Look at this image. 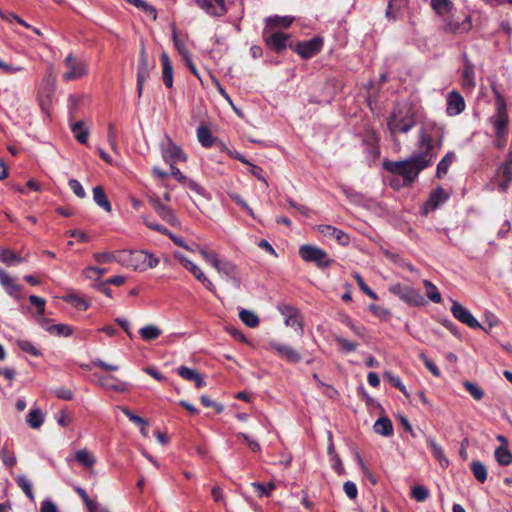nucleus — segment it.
<instances>
[{"mask_svg":"<svg viewBox=\"0 0 512 512\" xmlns=\"http://www.w3.org/2000/svg\"><path fill=\"white\" fill-rule=\"evenodd\" d=\"M419 149V152L402 161L385 160L384 169L397 176H403L406 185L412 184L435 158L433 139L424 129L419 132Z\"/></svg>","mask_w":512,"mask_h":512,"instance_id":"1","label":"nucleus"},{"mask_svg":"<svg viewBox=\"0 0 512 512\" xmlns=\"http://www.w3.org/2000/svg\"><path fill=\"white\" fill-rule=\"evenodd\" d=\"M118 263L135 271H146L159 264V258L144 250L119 251Z\"/></svg>","mask_w":512,"mask_h":512,"instance_id":"2","label":"nucleus"},{"mask_svg":"<svg viewBox=\"0 0 512 512\" xmlns=\"http://www.w3.org/2000/svg\"><path fill=\"white\" fill-rule=\"evenodd\" d=\"M414 114L409 109L395 108L387 119V127L394 138L396 133H407L415 126Z\"/></svg>","mask_w":512,"mask_h":512,"instance_id":"3","label":"nucleus"},{"mask_svg":"<svg viewBox=\"0 0 512 512\" xmlns=\"http://www.w3.org/2000/svg\"><path fill=\"white\" fill-rule=\"evenodd\" d=\"M495 94V105L496 112L491 117V123L493 124L495 135L507 134V126L509 123V117L507 113V106L504 97L496 90Z\"/></svg>","mask_w":512,"mask_h":512,"instance_id":"4","label":"nucleus"},{"mask_svg":"<svg viewBox=\"0 0 512 512\" xmlns=\"http://www.w3.org/2000/svg\"><path fill=\"white\" fill-rule=\"evenodd\" d=\"M66 72L63 73L62 79L66 82L80 79L88 74V65L86 61L70 53L64 59Z\"/></svg>","mask_w":512,"mask_h":512,"instance_id":"5","label":"nucleus"},{"mask_svg":"<svg viewBox=\"0 0 512 512\" xmlns=\"http://www.w3.org/2000/svg\"><path fill=\"white\" fill-rule=\"evenodd\" d=\"M299 255L304 261L313 262L320 269L327 268L333 263V260L323 249L314 245H302L299 248Z\"/></svg>","mask_w":512,"mask_h":512,"instance_id":"6","label":"nucleus"},{"mask_svg":"<svg viewBox=\"0 0 512 512\" xmlns=\"http://www.w3.org/2000/svg\"><path fill=\"white\" fill-rule=\"evenodd\" d=\"M389 291L411 306H422L425 299L416 289L401 284L390 286Z\"/></svg>","mask_w":512,"mask_h":512,"instance_id":"7","label":"nucleus"},{"mask_svg":"<svg viewBox=\"0 0 512 512\" xmlns=\"http://www.w3.org/2000/svg\"><path fill=\"white\" fill-rule=\"evenodd\" d=\"M160 147L164 160L170 164L176 162H184L187 158L182 149L177 146L168 136H165V139L161 142Z\"/></svg>","mask_w":512,"mask_h":512,"instance_id":"8","label":"nucleus"},{"mask_svg":"<svg viewBox=\"0 0 512 512\" xmlns=\"http://www.w3.org/2000/svg\"><path fill=\"white\" fill-rule=\"evenodd\" d=\"M175 258H177L181 264L185 267L186 270H188L193 276L200 282L204 284L207 290L212 292L214 295H216V288L212 281H210L206 275L203 273V271L192 261H190L188 258L183 256L182 254L175 253Z\"/></svg>","mask_w":512,"mask_h":512,"instance_id":"9","label":"nucleus"},{"mask_svg":"<svg viewBox=\"0 0 512 512\" xmlns=\"http://www.w3.org/2000/svg\"><path fill=\"white\" fill-rule=\"evenodd\" d=\"M277 309L285 318L284 323L286 326L295 328L300 334L303 333V321L296 307L288 304H279Z\"/></svg>","mask_w":512,"mask_h":512,"instance_id":"10","label":"nucleus"},{"mask_svg":"<svg viewBox=\"0 0 512 512\" xmlns=\"http://www.w3.org/2000/svg\"><path fill=\"white\" fill-rule=\"evenodd\" d=\"M450 311L458 321L466 324L468 327L485 330L479 321L471 314V312L459 302L454 301Z\"/></svg>","mask_w":512,"mask_h":512,"instance_id":"11","label":"nucleus"},{"mask_svg":"<svg viewBox=\"0 0 512 512\" xmlns=\"http://www.w3.org/2000/svg\"><path fill=\"white\" fill-rule=\"evenodd\" d=\"M262 37L269 48L280 53L286 49L289 35L280 31H269V29H264Z\"/></svg>","mask_w":512,"mask_h":512,"instance_id":"12","label":"nucleus"},{"mask_svg":"<svg viewBox=\"0 0 512 512\" xmlns=\"http://www.w3.org/2000/svg\"><path fill=\"white\" fill-rule=\"evenodd\" d=\"M150 70L148 56L145 50L142 49L139 53L137 66V94L139 98L142 96L145 82L150 78Z\"/></svg>","mask_w":512,"mask_h":512,"instance_id":"13","label":"nucleus"},{"mask_svg":"<svg viewBox=\"0 0 512 512\" xmlns=\"http://www.w3.org/2000/svg\"><path fill=\"white\" fill-rule=\"evenodd\" d=\"M323 46V39L314 37L307 41L298 42L295 51L303 58L309 59L317 55Z\"/></svg>","mask_w":512,"mask_h":512,"instance_id":"14","label":"nucleus"},{"mask_svg":"<svg viewBox=\"0 0 512 512\" xmlns=\"http://www.w3.org/2000/svg\"><path fill=\"white\" fill-rule=\"evenodd\" d=\"M268 345L271 350L279 355V357L285 359L289 363L296 364L301 361L300 353L289 345L276 341H270Z\"/></svg>","mask_w":512,"mask_h":512,"instance_id":"15","label":"nucleus"},{"mask_svg":"<svg viewBox=\"0 0 512 512\" xmlns=\"http://www.w3.org/2000/svg\"><path fill=\"white\" fill-rule=\"evenodd\" d=\"M314 229L327 239H335L336 242L342 246H347L350 243L348 234L332 225H317Z\"/></svg>","mask_w":512,"mask_h":512,"instance_id":"16","label":"nucleus"},{"mask_svg":"<svg viewBox=\"0 0 512 512\" xmlns=\"http://www.w3.org/2000/svg\"><path fill=\"white\" fill-rule=\"evenodd\" d=\"M496 181L501 191L505 192L512 182V153H510L505 162L498 168Z\"/></svg>","mask_w":512,"mask_h":512,"instance_id":"17","label":"nucleus"},{"mask_svg":"<svg viewBox=\"0 0 512 512\" xmlns=\"http://www.w3.org/2000/svg\"><path fill=\"white\" fill-rule=\"evenodd\" d=\"M464 66L461 72V85L464 90L472 91L476 86L474 65L466 54L462 55Z\"/></svg>","mask_w":512,"mask_h":512,"instance_id":"18","label":"nucleus"},{"mask_svg":"<svg viewBox=\"0 0 512 512\" xmlns=\"http://www.w3.org/2000/svg\"><path fill=\"white\" fill-rule=\"evenodd\" d=\"M210 16L221 17L226 14L227 8L224 0H194Z\"/></svg>","mask_w":512,"mask_h":512,"instance_id":"19","label":"nucleus"},{"mask_svg":"<svg viewBox=\"0 0 512 512\" xmlns=\"http://www.w3.org/2000/svg\"><path fill=\"white\" fill-rule=\"evenodd\" d=\"M0 284L4 288L7 294L14 297L15 299H20L22 297L21 285L16 283V279L11 277L5 270L0 269Z\"/></svg>","mask_w":512,"mask_h":512,"instance_id":"20","label":"nucleus"},{"mask_svg":"<svg viewBox=\"0 0 512 512\" xmlns=\"http://www.w3.org/2000/svg\"><path fill=\"white\" fill-rule=\"evenodd\" d=\"M449 194L442 187H438L433 190L427 201L424 204L423 212L424 214H428L430 210H435L441 204H443L446 200H448Z\"/></svg>","mask_w":512,"mask_h":512,"instance_id":"21","label":"nucleus"},{"mask_svg":"<svg viewBox=\"0 0 512 512\" xmlns=\"http://www.w3.org/2000/svg\"><path fill=\"white\" fill-rule=\"evenodd\" d=\"M465 109V101L461 94L455 90L447 94L446 112L449 116H456Z\"/></svg>","mask_w":512,"mask_h":512,"instance_id":"22","label":"nucleus"},{"mask_svg":"<svg viewBox=\"0 0 512 512\" xmlns=\"http://www.w3.org/2000/svg\"><path fill=\"white\" fill-rule=\"evenodd\" d=\"M219 274L228 280H231L236 286L240 285L238 269L235 264L229 261H220L218 267L215 268Z\"/></svg>","mask_w":512,"mask_h":512,"instance_id":"23","label":"nucleus"},{"mask_svg":"<svg viewBox=\"0 0 512 512\" xmlns=\"http://www.w3.org/2000/svg\"><path fill=\"white\" fill-rule=\"evenodd\" d=\"M41 326L52 335L68 337L72 334V328L66 324H53L45 318L38 319Z\"/></svg>","mask_w":512,"mask_h":512,"instance_id":"24","label":"nucleus"},{"mask_svg":"<svg viewBox=\"0 0 512 512\" xmlns=\"http://www.w3.org/2000/svg\"><path fill=\"white\" fill-rule=\"evenodd\" d=\"M293 22V18L289 16H270L265 19L264 29L275 31L276 28H288Z\"/></svg>","mask_w":512,"mask_h":512,"instance_id":"25","label":"nucleus"},{"mask_svg":"<svg viewBox=\"0 0 512 512\" xmlns=\"http://www.w3.org/2000/svg\"><path fill=\"white\" fill-rule=\"evenodd\" d=\"M98 383L103 388L111 389L117 392H125L128 388L127 383L119 381L112 376H99Z\"/></svg>","mask_w":512,"mask_h":512,"instance_id":"26","label":"nucleus"},{"mask_svg":"<svg viewBox=\"0 0 512 512\" xmlns=\"http://www.w3.org/2000/svg\"><path fill=\"white\" fill-rule=\"evenodd\" d=\"M161 64H162L163 82L167 88H172V86H173V67H172L170 58L166 53H162V55H161Z\"/></svg>","mask_w":512,"mask_h":512,"instance_id":"27","label":"nucleus"},{"mask_svg":"<svg viewBox=\"0 0 512 512\" xmlns=\"http://www.w3.org/2000/svg\"><path fill=\"white\" fill-rule=\"evenodd\" d=\"M426 442H427V445L430 447V449L433 453V456L439 462L440 466L443 468L447 467L449 464V461H448L447 457L445 456L444 451L441 448V446H439L436 443L435 439H433V438H427Z\"/></svg>","mask_w":512,"mask_h":512,"instance_id":"28","label":"nucleus"},{"mask_svg":"<svg viewBox=\"0 0 512 512\" xmlns=\"http://www.w3.org/2000/svg\"><path fill=\"white\" fill-rule=\"evenodd\" d=\"M374 431L382 436H390L393 434V425L389 418L381 417L374 424Z\"/></svg>","mask_w":512,"mask_h":512,"instance_id":"29","label":"nucleus"},{"mask_svg":"<svg viewBox=\"0 0 512 512\" xmlns=\"http://www.w3.org/2000/svg\"><path fill=\"white\" fill-rule=\"evenodd\" d=\"M93 199L95 203L103 208L106 212H110L112 210L111 204L101 186H96L93 188Z\"/></svg>","mask_w":512,"mask_h":512,"instance_id":"30","label":"nucleus"},{"mask_svg":"<svg viewBox=\"0 0 512 512\" xmlns=\"http://www.w3.org/2000/svg\"><path fill=\"white\" fill-rule=\"evenodd\" d=\"M0 261L8 266L25 262V258L10 249L0 251Z\"/></svg>","mask_w":512,"mask_h":512,"instance_id":"31","label":"nucleus"},{"mask_svg":"<svg viewBox=\"0 0 512 512\" xmlns=\"http://www.w3.org/2000/svg\"><path fill=\"white\" fill-rule=\"evenodd\" d=\"M197 137H198V140L201 143V145L206 147V148L212 147L214 142H215V140H216L213 137V135H212L211 131L209 130V128L206 127V126L198 127V129H197Z\"/></svg>","mask_w":512,"mask_h":512,"instance_id":"32","label":"nucleus"},{"mask_svg":"<svg viewBox=\"0 0 512 512\" xmlns=\"http://www.w3.org/2000/svg\"><path fill=\"white\" fill-rule=\"evenodd\" d=\"M76 140L81 144H87L89 132L84 128L82 121H77L71 125Z\"/></svg>","mask_w":512,"mask_h":512,"instance_id":"33","label":"nucleus"},{"mask_svg":"<svg viewBox=\"0 0 512 512\" xmlns=\"http://www.w3.org/2000/svg\"><path fill=\"white\" fill-rule=\"evenodd\" d=\"M75 459L78 461L82 466L89 469L92 468V466L95 464L96 460L92 453H90L86 449H82L76 452Z\"/></svg>","mask_w":512,"mask_h":512,"instance_id":"34","label":"nucleus"},{"mask_svg":"<svg viewBox=\"0 0 512 512\" xmlns=\"http://www.w3.org/2000/svg\"><path fill=\"white\" fill-rule=\"evenodd\" d=\"M141 338L145 341H152L161 335V330L155 325H146L139 330Z\"/></svg>","mask_w":512,"mask_h":512,"instance_id":"35","label":"nucleus"},{"mask_svg":"<svg viewBox=\"0 0 512 512\" xmlns=\"http://www.w3.org/2000/svg\"><path fill=\"white\" fill-rule=\"evenodd\" d=\"M44 421L43 413L40 409H33L27 416V423L33 429H38L42 426Z\"/></svg>","mask_w":512,"mask_h":512,"instance_id":"36","label":"nucleus"},{"mask_svg":"<svg viewBox=\"0 0 512 512\" xmlns=\"http://www.w3.org/2000/svg\"><path fill=\"white\" fill-rule=\"evenodd\" d=\"M239 318L245 325H247L250 328H255L259 324L258 316L254 312L249 310H241L239 312Z\"/></svg>","mask_w":512,"mask_h":512,"instance_id":"37","label":"nucleus"},{"mask_svg":"<svg viewBox=\"0 0 512 512\" xmlns=\"http://www.w3.org/2000/svg\"><path fill=\"white\" fill-rule=\"evenodd\" d=\"M17 485L21 488L24 494L30 499H34L32 483L25 475H19L15 478Z\"/></svg>","mask_w":512,"mask_h":512,"instance_id":"38","label":"nucleus"},{"mask_svg":"<svg viewBox=\"0 0 512 512\" xmlns=\"http://www.w3.org/2000/svg\"><path fill=\"white\" fill-rule=\"evenodd\" d=\"M471 471L474 477L480 482L484 483L487 480V469L484 464L479 461H473L471 463Z\"/></svg>","mask_w":512,"mask_h":512,"instance_id":"39","label":"nucleus"},{"mask_svg":"<svg viewBox=\"0 0 512 512\" xmlns=\"http://www.w3.org/2000/svg\"><path fill=\"white\" fill-rule=\"evenodd\" d=\"M196 249L207 263L211 264L214 268L218 267V264L221 260L218 258L217 253L213 251H208L207 249L199 245L196 246Z\"/></svg>","mask_w":512,"mask_h":512,"instance_id":"40","label":"nucleus"},{"mask_svg":"<svg viewBox=\"0 0 512 512\" xmlns=\"http://www.w3.org/2000/svg\"><path fill=\"white\" fill-rule=\"evenodd\" d=\"M495 458L503 466H508L512 463V453L505 447H498L495 450Z\"/></svg>","mask_w":512,"mask_h":512,"instance_id":"41","label":"nucleus"},{"mask_svg":"<svg viewBox=\"0 0 512 512\" xmlns=\"http://www.w3.org/2000/svg\"><path fill=\"white\" fill-rule=\"evenodd\" d=\"M423 285L426 289V295L429 300L434 303H440L442 301L441 295L437 287L429 280H423Z\"/></svg>","mask_w":512,"mask_h":512,"instance_id":"42","label":"nucleus"},{"mask_svg":"<svg viewBox=\"0 0 512 512\" xmlns=\"http://www.w3.org/2000/svg\"><path fill=\"white\" fill-rule=\"evenodd\" d=\"M455 155L453 152H449L437 165V176L441 178L448 172L449 166L453 162Z\"/></svg>","mask_w":512,"mask_h":512,"instance_id":"43","label":"nucleus"},{"mask_svg":"<svg viewBox=\"0 0 512 512\" xmlns=\"http://www.w3.org/2000/svg\"><path fill=\"white\" fill-rule=\"evenodd\" d=\"M157 214L159 215V217H161L164 221H166L172 226H176L179 224V220L175 215V212L171 207L167 205H165L164 208Z\"/></svg>","mask_w":512,"mask_h":512,"instance_id":"44","label":"nucleus"},{"mask_svg":"<svg viewBox=\"0 0 512 512\" xmlns=\"http://www.w3.org/2000/svg\"><path fill=\"white\" fill-rule=\"evenodd\" d=\"M173 43L175 49L178 51L184 61L191 58V54L187 49L184 41L177 36L176 32H173Z\"/></svg>","mask_w":512,"mask_h":512,"instance_id":"45","label":"nucleus"},{"mask_svg":"<svg viewBox=\"0 0 512 512\" xmlns=\"http://www.w3.org/2000/svg\"><path fill=\"white\" fill-rule=\"evenodd\" d=\"M463 386L475 400H481L484 397L483 389L477 384L470 381H464Z\"/></svg>","mask_w":512,"mask_h":512,"instance_id":"46","label":"nucleus"},{"mask_svg":"<svg viewBox=\"0 0 512 512\" xmlns=\"http://www.w3.org/2000/svg\"><path fill=\"white\" fill-rule=\"evenodd\" d=\"M411 496L417 502H424L429 496V491L423 485H416L412 488Z\"/></svg>","mask_w":512,"mask_h":512,"instance_id":"47","label":"nucleus"},{"mask_svg":"<svg viewBox=\"0 0 512 512\" xmlns=\"http://www.w3.org/2000/svg\"><path fill=\"white\" fill-rule=\"evenodd\" d=\"M335 342L343 352H352L357 349V343L351 342L342 336H336Z\"/></svg>","mask_w":512,"mask_h":512,"instance_id":"48","label":"nucleus"},{"mask_svg":"<svg viewBox=\"0 0 512 512\" xmlns=\"http://www.w3.org/2000/svg\"><path fill=\"white\" fill-rule=\"evenodd\" d=\"M405 0H389L388 7L386 10L387 17L392 19H396L398 11L402 5H404Z\"/></svg>","mask_w":512,"mask_h":512,"instance_id":"49","label":"nucleus"},{"mask_svg":"<svg viewBox=\"0 0 512 512\" xmlns=\"http://www.w3.org/2000/svg\"><path fill=\"white\" fill-rule=\"evenodd\" d=\"M384 378L395 388L399 389L405 396H408V392L403 385L401 379L398 376L393 375L390 372L384 373Z\"/></svg>","mask_w":512,"mask_h":512,"instance_id":"50","label":"nucleus"},{"mask_svg":"<svg viewBox=\"0 0 512 512\" xmlns=\"http://www.w3.org/2000/svg\"><path fill=\"white\" fill-rule=\"evenodd\" d=\"M94 258L100 264L111 263V262L118 263L119 252L117 254H112L109 252L95 253Z\"/></svg>","mask_w":512,"mask_h":512,"instance_id":"51","label":"nucleus"},{"mask_svg":"<svg viewBox=\"0 0 512 512\" xmlns=\"http://www.w3.org/2000/svg\"><path fill=\"white\" fill-rule=\"evenodd\" d=\"M17 345L22 351L32 356H39L41 354L40 351L33 345V343L28 340H17Z\"/></svg>","mask_w":512,"mask_h":512,"instance_id":"52","label":"nucleus"},{"mask_svg":"<svg viewBox=\"0 0 512 512\" xmlns=\"http://www.w3.org/2000/svg\"><path fill=\"white\" fill-rule=\"evenodd\" d=\"M143 223L150 229L157 231L163 235L169 236L171 234L169 230L165 227H163L161 224L152 221L148 216H142Z\"/></svg>","mask_w":512,"mask_h":512,"instance_id":"53","label":"nucleus"},{"mask_svg":"<svg viewBox=\"0 0 512 512\" xmlns=\"http://www.w3.org/2000/svg\"><path fill=\"white\" fill-rule=\"evenodd\" d=\"M75 490L78 493V495L82 498V500L84 501V503L87 506L89 512H97V508H98L97 503L92 501L89 498V496L86 493V491L83 488H81V487H77Z\"/></svg>","mask_w":512,"mask_h":512,"instance_id":"54","label":"nucleus"},{"mask_svg":"<svg viewBox=\"0 0 512 512\" xmlns=\"http://www.w3.org/2000/svg\"><path fill=\"white\" fill-rule=\"evenodd\" d=\"M200 402L203 406H205L207 408H213L215 413H217V414H220L224 410V407L222 404L215 402L214 400H212L211 398H209L206 395H202L200 397Z\"/></svg>","mask_w":512,"mask_h":512,"instance_id":"55","label":"nucleus"},{"mask_svg":"<svg viewBox=\"0 0 512 512\" xmlns=\"http://www.w3.org/2000/svg\"><path fill=\"white\" fill-rule=\"evenodd\" d=\"M177 373L180 377L187 381H193L195 377L198 375V372L196 370L191 369L187 366L178 367Z\"/></svg>","mask_w":512,"mask_h":512,"instance_id":"56","label":"nucleus"},{"mask_svg":"<svg viewBox=\"0 0 512 512\" xmlns=\"http://www.w3.org/2000/svg\"><path fill=\"white\" fill-rule=\"evenodd\" d=\"M123 414L133 423L140 425V426H148L147 420L144 418L137 416L133 414L128 408L123 407L122 409Z\"/></svg>","mask_w":512,"mask_h":512,"instance_id":"57","label":"nucleus"},{"mask_svg":"<svg viewBox=\"0 0 512 512\" xmlns=\"http://www.w3.org/2000/svg\"><path fill=\"white\" fill-rule=\"evenodd\" d=\"M431 5L438 14H444L449 10L450 0H431Z\"/></svg>","mask_w":512,"mask_h":512,"instance_id":"58","label":"nucleus"},{"mask_svg":"<svg viewBox=\"0 0 512 512\" xmlns=\"http://www.w3.org/2000/svg\"><path fill=\"white\" fill-rule=\"evenodd\" d=\"M29 301L32 305L37 307L39 316H43L45 313V299L36 295H31Z\"/></svg>","mask_w":512,"mask_h":512,"instance_id":"59","label":"nucleus"},{"mask_svg":"<svg viewBox=\"0 0 512 512\" xmlns=\"http://www.w3.org/2000/svg\"><path fill=\"white\" fill-rule=\"evenodd\" d=\"M1 458H2L3 463L10 468L13 467L17 462L15 455L12 453H9V451L6 447H3L1 449Z\"/></svg>","mask_w":512,"mask_h":512,"instance_id":"60","label":"nucleus"},{"mask_svg":"<svg viewBox=\"0 0 512 512\" xmlns=\"http://www.w3.org/2000/svg\"><path fill=\"white\" fill-rule=\"evenodd\" d=\"M68 184H69L70 189L74 192V194L77 197L84 198L86 196L85 190L78 180L70 179Z\"/></svg>","mask_w":512,"mask_h":512,"instance_id":"61","label":"nucleus"},{"mask_svg":"<svg viewBox=\"0 0 512 512\" xmlns=\"http://www.w3.org/2000/svg\"><path fill=\"white\" fill-rule=\"evenodd\" d=\"M0 69L3 70L4 73L8 74V75H13V74H17V73H20L24 70V68L20 65H11V64H7L3 61L0 60Z\"/></svg>","mask_w":512,"mask_h":512,"instance_id":"62","label":"nucleus"},{"mask_svg":"<svg viewBox=\"0 0 512 512\" xmlns=\"http://www.w3.org/2000/svg\"><path fill=\"white\" fill-rule=\"evenodd\" d=\"M343 490L349 499H356L358 490L354 482L346 481L343 485Z\"/></svg>","mask_w":512,"mask_h":512,"instance_id":"63","label":"nucleus"},{"mask_svg":"<svg viewBox=\"0 0 512 512\" xmlns=\"http://www.w3.org/2000/svg\"><path fill=\"white\" fill-rule=\"evenodd\" d=\"M420 358L422 359L424 365L426 366V368L435 376V377H439L440 376V370L438 369V367L435 365V363L430 360L425 354H420Z\"/></svg>","mask_w":512,"mask_h":512,"instance_id":"64","label":"nucleus"}]
</instances>
